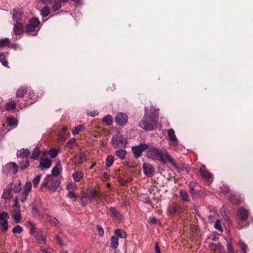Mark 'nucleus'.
I'll use <instances>...</instances> for the list:
<instances>
[{
	"instance_id": "1",
	"label": "nucleus",
	"mask_w": 253,
	"mask_h": 253,
	"mask_svg": "<svg viewBox=\"0 0 253 253\" xmlns=\"http://www.w3.org/2000/svg\"><path fill=\"white\" fill-rule=\"evenodd\" d=\"M148 154L153 159L158 160L163 164H166L167 161L175 168L177 172H180L182 169L178 167L167 152L163 153L157 148H152L149 150Z\"/></svg>"
},
{
	"instance_id": "2",
	"label": "nucleus",
	"mask_w": 253,
	"mask_h": 253,
	"mask_svg": "<svg viewBox=\"0 0 253 253\" xmlns=\"http://www.w3.org/2000/svg\"><path fill=\"white\" fill-rule=\"evenodd\" d=\"M60 185V181L58 179H53L50 174H48L45 177L40 187V190L43 191L45 188H48L52 192H55Z\"/></svg>"
},
{
	"instance_id": "3",
	"label": "nucleus",
	"mask_w": 253,
	"mask_h": 253,
	"mask_svg": "<svg viewBox=\"0 0 253 253\" xmlns=\"http://www.w3.org/2000/svg\"><path fill=\"white\" fill-rule=\"evenodd\" d=\"M237 216V220L238 223V228L241 229L243 227L242 223L246 221L249 217V212L245 208H240L236 212Z\"/></svg>"
},
{
	"instance_id": "4",
	"label": "nucleus",
	"mask_w": 253,
	"mask_h": 253,
	"mask_svg": "<svg viewBox=\"0 0 253 253\" xmlns=\"http://www.w3.org/2000/svg\"><path fill=\"white\" fill-rule=\"evenodd\" d=\"M111 141L115 148H118L120 145L123 146L124 148H126L127 144L126 139L123 137L120 134H118L113 137Z\"/></svg>"
},
{
	"instance_id": "5",
	"label": "nucleus",
	"mask_w": 253,
	"mask_h": 253,
	"mask_svg": "<svg viewBox=\"0 0 253 253\" xmlns=\"http://www.w3.org/2000/svg\"><path fill=\"white\" fill-rule=\"evenodd\" d=\"M148 148V145L145 143H141L138 145L133 146L131 148V151L135 158H140L143 151Z\"/></svg>"
},
{
	"instance_id": "6",
	"label": "nucleus",
	"mask_w": 253,
	"mask_h": 253,
	"mask_svg": "<svg viewBox=\"0 0 253 253\" xmlns=\"http://www.w3.org/2000/svg\"><path fill=\"white\" fill-rule=\"evenodd\" d=\"M167 212L168 216L171 217L176 215H179L182 212L181 206L178 204H172L169 205Z\"/></svg>"
},
{
	"instance_id": "7",
	"label": "nucleus",
	"mask_w": 253,
	"mask_h": 253,
	"mask_svg": "<svg viewBox=\"0 0 253 253\" xmlns=\"http://www.w3.org/2000/svg\"><path fill=\"white\" fill-rule=\"evenodd\" d=\"M154 120L148 117H144V119L139 123V126L146 131H150L154 129L153 123Z\"/></svg>"
},
{
	"instance_id": "8",
	"label": "nucleus",
	"mask_w": 253,
	"mask_h": 253,
	"mask_svg": "<svg viewBox=\"0 0 253 253\" xmlns=\"http://www.w3.org/2000/svg\"><path fill=\"white\" fill-rule=\"evenodd\" d=\"M9 216L6 211L0 212V225L2 226V230L6 232L8 229V219Z\"/></svg>"
},
{
	"instance_id": "9",
	"label": "nucleus",
	"mask_w": 253,
	"mask_h": 253,
	"mask_svg": "<svg viewBox=\"0 0 253 253\" xmlns=\"http://www.w3.org/2000/svg\"><path fill=\"white\" fill-rule=\"evenodd\" d=\"M21 181L20 179L14 181L13 182L9 184L8 187L13 191L15 194L19 193L22 190Z\"/></svg>"
},
{
	"instance_id": "10",
	"label": "nucleus",
	"mask_w": 253,
	"mask_h": 253,
	"mask_svg": "<svg viewBox=\"0 0 253 253\" xmlns=\"http://www.w3.org/2000/svg\"><path fill=\"white\" fill-rule=\"evenodd\" d=\"M32 189V183L30 181H27L23 187V191L22 193V197L21 199V201L22 203L25 202L27 199L29 193L31 191Z\"/></svg>"
},
{
	"instance_id": "11",
	"label": "nucleus",
	"mask_w": 253,
	"mask_h": 253,
	"mask_svg": "<svg viewBox=\"0 0 253 253\" xmlns=\"http://www.w3.org/2000/svg\"><path fill=\"white\" fill-rule=\"evenodd\" d=\"M127 116L122 113H118L115 117L116 123L120 126H124L127 123Z\"/></svg>"
},
{
	"instance_id": "12",
	"label": "nucleus",
	"mask_w": 253,
	"mask_h": 253,
	"mask_svg": "<svg viewBox=\"0 0 253 253\" xmlns=\"http://www.w3.org/2000/svg\"><path fill=\"white\" fill-rule=\"evenodd\" d=\"M4 171H5L7 173L15 174L18 171V166L15 163L11 162L5 165Z\"/></svg>"
},
{
	"instance_id": "13",
	"label": "nucleus",
	"mask_w": 253,
	"mask_h": 253,
	"mask_svg": "<svg viewBox=\"0 0 253 253\" xmlns=\"http://www.w3.org/2000/svg\"><path fill=\"white\" fill-rule=\"evenodd\" d=\"M28 224L30 226V234L37 239L41 234V231L36 228L35 223L32 221L29 220L27 222Z\"/></svg>"
},
{
	"instance_id": "14",
	"label": "nucleus",
	"mask_w": 253,
	"mask_h": 253,
	"mask_svg": "<svg viewBox=\"0 0 253 253\" xmlns=\"http://www.w3.org/2000/svg\"><path fill=\"white\" fill-rule=\"evenodd\" d=\"M51 166V161L47 158H42L40 160L38 168L41 169H47Z\"/></svg>"
},
{
	"instance_id": "15",
	"label": "nucleus",
	"mask_w": 253,
	"mask_h": 253,
	"mask_svg": "<svg viewBox=\"0 0 253 253\" xmlns=\"http://www.w3.org/2000/svg\"><path fill=\"white\" fill-rule=\"evenodd\" d=\"M189 192L190 194L194 197L195 195H197L199 192V186L198 183L193 181L190 182L189 184Z\"/></svg>"
},
{
	"instance_id": "16",
	"label": "nucleus",
	"mask_w": 253,
	"mask_h": 253,
	"mask_svg": "<svg viewBox=\"0 0 253 253\" xmlns=\"http://www.w3.org/2000/svg\"><path fill=\"white\" fill-rule=\"evenodd\" d=\"M25 32L24 26L20 22H16L13 27V32L16 35H20Z\"/></svg>"
},
{
	"instance_id": "17",
	"label": "nucleus",
	"mask_w": 253,
	"mask_h": 253,
	"mask_svg": "<svg viewBox=\"0 0 253 253\" xmlns=\"http://www.w3.org/2000/svg\"><path fill=\"white\" fill-rule=\"evenodd\" d=\"M23 11L21 8H14L13 10V19L18 22L21 19Z\"/></svg>"
},
{
	"instance_id": "18",
	"label": "nucleus",
	"mask_w": 253,
	"mask_h": 253,
	"mask_svg": "<svg viewBox=\"0 0 253 253\" xmlns=\"http://www.w3.org/2000/svg\"><path fill=\"white\" fill-rule=\"evenodd\" d=\"M143 172L146 175L149 176L151 175L154 171V169L149 164L144 163L142 165Z\"/></svg>"
},
{
	"instance_id": "19",
	"label": "nucleus",
	"mask_w": 253,
	"mask_h": 253,
	"mask_svg": "<svg viewBox=\"0 0 253 253\" xmlns=\"http://www.w3.org/2000/svg\"><path fill=\"white\" fill-rule=\"evenodd\" d=\"M200 172L203 177L207 180L211 178L212 174L209 172L205 165H202L200 169Z\"/></svg>"
},
{
	"instance_id": "20",
	"label": "nucleus",
	"mask_w": 253,
	"mask_h": 253,
	"mask_svg": "<svg viewBox=\"0 0 253 253\" xmlns=\"http://www.w3.org/2000/svg\"><path fill=\"white\" fill-rule=\"evenodd\" d=\"M78 145V144L76 142V139L75 138H72L68 141L64 148L68 149V151L70 152V150L73 149L75 146Z\"/></svg>"
},
{
	"instance_id": "21",
	"label": "nucleus",
	"mask_w": 253,
	"mask_h": 253,
	"mask_svg": "<svg viewBox=\"0 0 253 253\" xmlns=\"http://www.w3.org/2000/svg\"><path fill=\"white\" fill-rule=\"evenodd\" d=\"M30 153V151L28 149L23 148L17 152V156L21 158H27L29 156Z\"/></svg>"
},
{
	"instance_id": "22",
	"label": "nucleus",
	"mask_w": 253,
	"mask_h": 253,
	"mask_svg": "<svg viewBox=\"0 0 253 253\" xmlns=\"http://www.w3.org/2000/svg\"><path fill=\"white\" fill-rule=\"evenodd\" d=\"M28 90V87L21 86L16 91V96L17 98H22L27 93Z\"/></svg>"
},
{
	"instance_id": "23",
	"label": "nucleus",
	"mask_w": 253,
	"mask_h": 253,
	"mask_svg": "<svg viewBox=\"0 0 253 253\" xmlns=\"http://www.w3.org/2000/svg\"><path fill=\"white\" fill-rule=\"evenodd\" d=\"M11 192L12 190L9 188V187H8V185H7V188H5L3 190L1 198L5 200H9L11 199L13 196V194Z\"/></svg>"
},
{
	"instance_id": "24",
	"label": "nucleus",
	"mask_w": 253,
	"mask_h": 253,
	"mask_svg": "<svg viewBox=\"0 0 253 253\" xmlns=\"http://www.w3.org/2000/svg\"><path fill=\"white\" fill-rule=\"evenodd\" d=\"M72 176L75 182H78L83 178L84 173L82 171H78L73 173Z\"/></svg>"
},
{
	"instance_id": "25",
	"label": "nucleus",
	"mask_w": 253,
	"mask_h": 253,
	"mask_svg": "<svg viewBox=\"0 0 253 253\" xmlns=\"http://www.w3.org/2000/svg\"><path fill=\"white\" fill-rule=\"evenodd\" d=\"M19 100H18L17 102H15L13 100L10 101L7 103L5 105V108L6 110L9 111L15 109L16 106V103H19Z\"/></svg>"
},
{
	"instance_id": "26",
	"label": "nucleus",
	"mask_w": 253,
	"mask_h": 253,
	"mask_svg": "<svg viewBox=\"0 0 253 253\" xmlns=\"http://www.w3.org/2000/svg\"><path fill=\"white\" fill-rule=\"evenodd\" d=\"M6 123L9 126L16 127L18 125L17 120L12 117H8L6 119Z\"/></svg>"
},
{
	"instance_id": "27",
	"label": "nucleus",
	"mask_w": 253,
	"mask_h": 253,
	"mask_svg": "<svg viewBox=\"0 0 253 253\" xmlns=\"http://www.w3.org/2000/svg\"><path fill=\"white\" fill-rule=\"evenodd\" d=\"M114 233L116 236H119L123 239H125L127 237L126 233L123 229H116L115 230Z\"/></svg>"
},
{
	"instance_id": "28",
	"label": "nucleus",
	"mask_w": 253,
	"mask_h": 253,
	"mask_svg": "<svg viewBox=\"0 0 253 253\" xmlns=\"http://www.w3.org/2000/svg\"><path fill=\"white\" fill-rule=\"evenodd\" d=\"M126 154V151L124 149L118 150L115 153L116 155L122 160L125 159Z\"/></svg>"
},
{
	"instance_id": "29",
	"label": "nucleus",
	"mask_w": 253,
	"mask_h": 253,
	"mask_svg": "<svg viewBox=\"0 0 253 253\" xmlns=\"http://www.w3.org/2000/svg\"><path fill=\"white\" fill-rule=\"evenodd\" d=\"M119 245V238L116 236H112L111 238V247L113 249H116Z\"/></svg>"
},
{
	"instance_id": "30",
	"label": "nucleus",
	"mask_w": 253,
	"mask_h": 253,
	"mask_svg": "<svg viewBox=\"0 0 253 253\" xmlns=\"http://www.w3.org/2000/svg\"><path fill=\"white\" fill-rule=\"evenodd\" d=\"M18 197L16 196L14 199V204L13 206V211L14 212H20V206L18 203Z\"/></svg>"
},
{
	"instance_id": "31",
	"label": "nucleus",
	"mask_w": 253,
	"mask_h": 253,
	"mask_svg": "<svg viewBox=\"0 0 253 253\" xmlns=\"http://www.w3.org/2000/svg\"><path fill=\"white\" fill-rule=\"evenodd\" d=\"M85 128L84 125H78L73 127L72 129L73 134L76 135L79 134L80 132L83 131Z\"/></svg>"
},
{
	"instance_id": "32",
	"label": "nucleus",
	"mask_w": 253,
	"mask_h": 253,
	"mask_svg": "<svg viewBox=\"0 0 253 253\" xmlns=\"http://www.w3.org/2000/svg\"><path fill=\"white\" fill-rule=\"evenodd\" d=\"M180 197L182 201L184 202H189L190 199L188 195V193L184 190H180L179 192Z\"/></svg>"
},
{
	"instance_id": "33",
	"label": "nucleus",
	"mask_w": 253,
	"mask_h": 253,
	"mask_svg": "<svg viewBox=\"0 0 253 253\" xmlns=\"http://www.w3.org/2000/svg\"><path fill=\"white\" fill-rule=\"evenodd\" d=\"M109 211L111 215L115 217L117 219H119L121 216L120 212L114 207H110Z\"/></svg>"
},
{
	"instance_id": "34",
	"label": "nucleus",
	"mask_w": 253,
	"mask_h": 253,
	"mask_svg": "<svg viewBox=\"0 0 253 253\" xmlns=\"http://www.w3.org/2000/svg\"><path fill=\"white\" fill-rule=\"evenodd\" d=\"M29 24L31 25L32 27H34L36 28H38L40 24V22L38 18L34 17L30 19Z\"/></svg>"
},
{
	"instance_id": "35",
	"label": "nucleus",
	"mask_w": 253,
	"mask_h": 253,
	"mask_svg": "<svg viewBox=\"0 0 253 253\" xmlns=\"http://www.w3.org/2000/svg\"><path fill=\"white\" fill-rule=\"evenodd\" d=\"M238 245L242 251V253H247L248 247L245 243L242 240H240L238 242Z\"/></svg>"
},
{
	"instance_id": "36",
	"label": "nucleus",
	"mask_w": 253,
	"mask_h": 253,
	"mask_svg": "<svg viewBox=\"0 0 253 253\" xmlns=\"http://www.w3.org/2000/svg\"><path fill=\"white\" fill-rule=\"evenodd\" d=\"M40 152H41L39 147L36 146L32 152V155L31 156V158L33 160H38V156H39Z\"/></svg>"
},
{
	"instance_id": "37",
	"label": "nucleus",
	"mask_w": 253,
	"mask_h": 253,
	"mask_svg": "<svg viewBox=\"0 0 253 253\" xmlns=\"http://www.w3.org/2000/svg\"><path fill=\"white\" fill-rule=\"evenodd\" d=\"M230 201L234 205H238L240 203V200L238 197L233 194H230L229 196Z\"/></svg>"
},
{
	"instance_id": "38",
	"label": "nucleus",
	"mask_w": 253,
	"mask_h": 253,
	"mask_svg": "<svg viewBox=\"0 0 253 253\" xmlns=\"http://www.w3.org/2000/svg\"><path fill=\"white\" fill-rule=\"evenodd\" d=\"M114 162V157L112 155H109L105 161L106 166L108 168H110L112 166Z\"/></svg>"
},
{
	"instance_id": "39",
	"label": "nucleus",
	"mask_w": 253,
	"mask_h": 253,
	"mask_svg": "<svg viewBox=\"0 0 253 253\" xmlns=\"http://www.w3.org/2000/svg\"><path fill=\"white\" fill-rule=\"evenodd\" d=\"M168 136L170 139V140L172 141H177V139L175 135V132L173 129H170L168 131Z\"/></svg>"
},
{
	"instance_id": "40",
	"label": "nucleus",
	"mask_w": 253,
	"mask_h": 253,
	"mask_svg": "<svg viewBox=\"0 0 253 253\" xmlns=\"http://www.w3.org/2000/svg\"><path fill=\"white\" fill-rule=\"evenodd\" d=\"M102 122L106 124V125L109 126L113 123V120L111 116L108 115L102 119Z\"/></svg>"
},
{
	"instance_id": "41",
	"label": "nucleus",
	"mask_w": 253,
	"mask_h": 253,
	"mask_svg": "<svg viewBox=\"0 0 253 253\" xmlns=\"http://www.w3.org/2000/svg\"><path fill=\"white\" fill-rule=\"evenodd\" d=\"M86 161V155L84 152H81L78 155V163L79 164H83L84 162Z\"/></svg>"
},
{
	"instance_id": "42",
	"label": "nucleus",
	"mask_w": 253,
	"mask_h": 253,
	"mask_svg": "<svg viewBox=\"0 0 253 253\" xmlns=\"http://www.w3.org/2000/svg\"><path fill=\"white\" fill-rule=\"evenodd\" d=\"M226 247L228 253H235V251L233 247V244L231 240L227 241Z\"/></svg>"
},
{
	"instance_id": "43",
	"label": "nucleus",
	"mask_w": 253,
	"mask_h": 253,
	"mask_svg": "<svg viewBox=\"0 0 253 253\" xmlns=\"http://www.w3.org/2000/svg\"><path fill=\"white\" fill-rule=\"evenodd\" d=\"M67 196L73 200L74 202L76 201L78 198L77 195L75 194V191H68Z\"/></svg>"
},
{
	"instance_id": "44",
	"label": "nucleus",
	"mask_w": 253,
	"mask_h": 253,
	"mask_svg": "<svg viewBox=\"0 0 253 253\" xmlns=\"http://www.w3.org/2000/svg\"><path fill=\"white\" fill-rule=\"evenodd\" d=\"M10 41L7 38L3 39L0 40V47H4L10 44Z\"/></svg>"
},
{
	"instance_id": "45",
	"label": "nucleus",
	"mask_w": 253,
	"mask_h": 253,
	"mask_svg": "<svg viewBox=\"0 0 253 253\" xmlns=\"http://www.w3.org/2000/svg\"><path fill=\"white\" fill-rule=\"evenodd\" d=\"M50 12L49 7L45 6L41 10V14L42 17H46L50 13Z\"/></svg>"
},
{
	"instance_id": "46",
	"label": "nucleus",
	"mask_w": 253,
	"mask_h": 253,
	"mask_svg": "<svg viewBox=\"0 0 253 253\" xmlns=\"http://www.w3.org/2000/svg\"><path fill=\"white\" fill-rule=\"evenodd\" d=\"M29 166V163L28 160L19 162V167L21 169H24Z\"/></svg>"
},
{
	"instance_id": "47",
	"label": "nucleus",
	"mask_w": 253,
	"mask_h": 253,
	"mask_svg": "<svg viewBox=\"0 0 253 253\" xmlns=\"http://www.w3.org/2000/svg\"><path fill=\"white\" fill-rule=\"evenodd\" d=\"M66 189L68 191H75L78 189V187L75 183L70 182L67 185Z\"/></svg>"
},
{
	"instance_id": "48",
	"label": "nucleus",
	"mask_w": 253,
	"mask_h": 253,
	"mask_svg": "<svg viewBox=\"0 0 253 253\" xmlns=\"http://www.w3.org/2000/svg\"><path fill=\"white\" fill-rule=\"evenodd\" d=\"M42 174H40L37 175L33 180L32 182L34 188H37L40 182Z\"/></svg>"
},
{
	"instance_id": "49",
	"label": "nucleus",
	"mask_w": 253,
	"mask_h": 253,
	"mask_svg": "<svg viewBox=\"0 0 253 253\" xmlns=\"http://www.w3.org/2000/svg\"><path fill=\"white\" fill-rule=\"evenodd\" d=\"M214 227L216 230H218L220 232H222L223 231L221 226L220 220L219 219H217L215 221Z\"/></svg>"
},
{
	"instance_id": "50",
	"label": "nucleus",
	"mask_w": 253,
	"mask_h": 253,
	"mask_svg": "<svg viewBox=\"0 0 253 253\" xmlns=\"http://www.w3.org/2000/svg\"><path fill=\"white\" fill-rule=\"evenodd\" d=\"M220 192L224 195H227L230 192V188L227 185H223L220 188Z\"/></svg>"
},
{
	"instance_id": "51",
	"label": "nucleus",
	"mask_w": 253,
	"mask_h": 253,
	"mask_svg": "<svg viewBox=\"0 0 253 253\" xmlns=\"http://www.w3.org/2000/svg\"><path fill=\"white\" fill-rule=\"evenodd\" d=\"M23 229L22 227L20 225H16L12 229V233L14 234H21L23 232Z\"/></svg>"
},
{
	"instance_id": "52",
	"label": "nucleus",
	"mask_w": 253,
	"mask_h": 253,
	"mask_svg": "<svg viewBox=\"0 0 253 253\" xmlns=\"http://www.w3.org/2000/svg\"><path fill=\"white\" fill-rule=\"evenodd\" d=\"M58 153V151L55 148L51 149L48 152V154L52 158H55L57 156Z\"/></svg>"
},
{
	"instance_id": "53",
	"label": "nucleus",
	"mask_w": 253,
	"mask_h": 253,
	"mask_svg": "<svg viewBox=\"0 0 253 253\" xmlns=\"http://www.w3.org/2000/svg\"><path fill=\"white\" fill-rule=\"evenodd\" d=\"M0 62L1 63L3 66L7 67L8 62L6 60L5 56L3 53H0Z\"/></svg>"
},
{
	"instance_id": "54",
	"label": "nucleus",
	"mask_w": 253,
	"mask_h": 253,
	"mask_svg": "<svg viewBox=\"0 0 253 253\" xmlns=\"http://www.w3.org/2000/svg\"><path fill=\"white\" fill-rule=\"evenodd\" d=\"M61 2L58 0H55L52 6V10L55 12L58 10L61 7Z\"/></svg>"
},
{
	"instance_id": "55",
	"label": "nucleus",
	"mask_w": 253,
	"mask_h": 253,
	"mask_svg": "<svg viewBox=\"0 0 253 253\" xmlns=\"http://www.w3.org/2000/svg\"><path fill=\"white\" fill-rule=\"evenodd\" d=\"M15 214L13 215V219L14 222L16 223H20L21 221V215L20 212H15Z\"/></svg>"
},
{
	"instance_id": "56",
	"label": "nucleus",
	"mask_w": 253,
	"mask_h": 253,
	"mask_svg": "<svg viewBox=\"0 0 253 253\" xmlns=\"http://www.w3.org/2000/svg\"><path fill=\"white\" fill-rule=\"evenodd\" d=\"M59 174H60L59 169L58 167H57V166H56L53 168V169L51 171V175H52V176H54L55 177H57Z\"/></svg>"
},
{
	"instance_id": "57",
	"label": "nucleus",
	"mask_w": 253,
	"mask_h": 253,
	"mask_svg": "<svg viewBox=\"0 0 253 253\" xmlns=\"http://www.w3.org/2000/svg\"><path fill=\"white\" fill-rule=\"evenodd\" d=\"M35 29H36L35 27H32V25L29 23L25 27V32L26 33L33 32L35 31Z\"/></svg>"
},
{
	"instance_id": "58",
	"label": "nucleus",
	"mask_w": 253,
	"mask_h": 253,
	"mask_svg": "<svg viewBox=\"0 0 253 253\" xmlns=\"http://www.w3.org/2000/svg\"><path fill=\"white\" fill-rule=\"evenodd\" d=\"M36 240H37L38 243H39V244H45V239L42 234H41V235H40L39 236V237H38L36 239Z\"/></svg>"
},
{
	"instance_id": "59",
	"label": "nucleus",
	"mask_w": 253,
	"mask_h": 253,
	"mask_svg": "<svg viewBox=\"0 0 253 253\" xmlns=\"http://www.w3.org/2000/svg\"><path fill=\"white\" fill-rule=\"evenodd\" d=\"M48 221L53 225H56L58 222V220L54 217L49 216Z\"/></svg>"
},
{
	"instance_id": "60",
	"label": "nucleus",
	"mask_w": 253,
	"mask_h": 253,
	"mask_svg": "<svg viewBox=\"0 0 253 253\" xmlns=\"http://www.w3.org/2000/svg\"><path fill=\"white\" fill-rule=\"evenodd\" d=\"M97 229L98 231L99 234L100 236L102 237L104 235V230L103 228L100 225H97Z\"/></svg>"
},
{
	"instance_id": "61",
	"label": "nucleus",
	"mask_w": 253,
	"mask_h": 253,
	"mask_svg": "<svg viewBox=\"0 0 253 253\" xmlns=\"http://www.w3.org/2000/svg\"><path fill=\"white\" fill-rule=\"evenodd\" d=\"M150 222L152 224H157L160 223V221L158 220L155 217H150Z\"/></svg>"
},
{
	"instance_id": "62",
	"label": "nucleus",
	"mask_w": 253,
	"mask_h": 253,
	"mask_svg": "<svg viewBox=\"0 0 253 253\" xmlns=\"http://www.w3.org/2000/svg\"><path fill=\"white\" fill-rule=\"evenodd\" d=\"M130 180H124V179L123 178H120L119 179V182L120 183H121L122 185H125V184H126L127 182H130Z\"/></svg>"
},
{
	"instance_id": "63",
	"label": "nucleus",
	"mask_w": 253,
	"mask_h": 253,
	"mask_svg": "<svg viewBox=\"0 0 253 253\" xmlns=\"http://www.w3.org/2000/svg\"><path fill=\"white\" fill-rule=\"evenodd\" d=\"M56 239L57 242L58 243V244L61 246H62L63 242H62V238L61 237H60V236L59 235H57L56 236Z\"/></svg>"
},
{
	"instance_id": "64",
	"label": "nucleus",
	"mask_w": 253,
	"mask_h": 253,
	"mask_svg": "<svg viewBox=\"0 0 253 253\" xmlns=\"http://www.w3.org/2000/svg\"><path fill=\"white\" fill-rule=\"evenodd\" d=\"M91 197L92 199L95 198L97 196V193L96 191H92L90 193Z\"/></svg>"
}]
</instances>
